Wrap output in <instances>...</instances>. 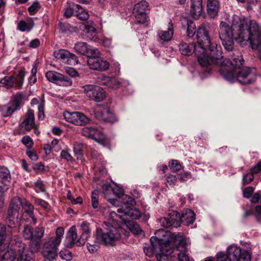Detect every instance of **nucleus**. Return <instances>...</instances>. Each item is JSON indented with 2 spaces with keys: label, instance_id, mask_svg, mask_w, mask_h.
<instances>
[{
  "label": "nucleus",
  "instance_id": "obj_1",
  "mask_svg": "<svg viewBox=\"0 0 261 261\" xmlns=\"http://www.w3.org/2000/svg\"><path fill=\"white\" fill-rule=\"evenodd\" d=\"M220 38L225 49L230 51L234 48V40L242 44L249 41L251 48L257 51L261 60V27L254 20L241 19L234 15L230 24L222 21L220 24Z\"/></svg>",
  "mask_w": 261,
  "mask_h": 261
},
{
  "label": "nucleus",
  "instance_id": "obj_2",
  "mask_svg": "<svg viewBox=\"0 0 261 261\" xmlns=\"http://www.w3.org/2000/svg\"><path fill=\"white\" fill-rule=\"evenodd\" d=\"M197 37V44L180 43L179 45V50L181 54L185 56H190L195 52L199 64L203 67H207L210 65L211 48L213 45H217L211 42L203 25H201L198 28Z\"/></svg>",
  "mask_w": 261,
  "mask_h": 261
},
{
  "label": "nucleus",
  "instance_id": "obj_3",
  "mask_svg": "<svg viewBox=\"0 0 261 261\" xmlns=\"http://www.w3.org/2000/svg\"><path fill=\"white\" fill-rule=\"evenodd\" d=\"M154 234L150 241L154 249L159 250L156 254L157 261H169V256L173 252L174 245L177 242L182 243V236L163 229L156 230Z\"/></svg>",
  "mask_w": 261,
  "mask_h": 261
},
{
  "label": "nucleus",
  "instance_id": "obj_4",
  "mask_svg": "<svg viewBox=\"0 0 261 261\" xmlns=\"http://www.w3.org/2000/svg\"><path fill=\"white\" fill-rule=\"evenodd\" d=\"M212 47L210 64L212 63L220 66V72L223 77L228 82L233 83L236 80V74L234 75V72L242 66L243 59L240 57L234 59L232 62L228 59H223L221 47L213 45Z\"/></svg>",
  "mask_w": 261,
  "mask_h": 261
},
{
  "label": "nucleus",
  "instance_id": "obj_5",
  "mask_svg": "<svg viewBox=\"0 0 261 261\" xmlns=\"http://www.w3.org/2000/svg\"><path fill=\"white\" fill-rule=\"evenodd\" d=\"M21 207L24 211L22 214V217H24L27 215L30 218L33 224H36L37 219L33 214V205L25 199L15 197L12 199L7 216V222L10 228L15 227L18 223L19 216L22 212V210L21 209Z\"/></svg>",
  "mask_w": 261,
  "mask_h": 261
},
{
  "label": "nucleus",
  "instance_id": "obj_6",
  "mask_svg": "<svg viewBox=\"0 0 261 261\" xmlns=\"http://www.w3.org/2000/svg\"><path fill=\"white\" fill-rule=\"evenodd\" d=\"M104 224L106 232H103L101 228L97 229L96 240L98 244L112 246L115 241L122 238L123 236L125 238L128 236L129 231H126L124 233H121V228L119 227L115 222H105Z\"/></svg>",
  "mask_w": 261,
  "mask_h": 261
},
{
  "label": "nucleus",
  "instance_id": "obj_7",
  "mask_svg": "<svg viewBox=\"0 0 261 261\" xmlns=\"http://www.w3.org/2000/svg\"><path fill=\"white\" fill-rule=\"evenodd\" d=\"M124 201L121 207L117 210L118 214L115 212L112 213L111 215L114 214L122 219L124 224L129 222L130 219H137L140 217V211L134 207L135 204L134 199L129 196H124Z\"/></svg>",
  "mask_w": 261,
  "mask_h": 261
},
{
  "label": "nucleus",
  "instance_id": "obj_8",
  "mask_svg": "<svg viewBox=\"0 0 261 261\" xmlns=\"http://www.w3.org/2000/svg\"><path fill=\"white\" fill-rule=\"evenodd\" d=\"M83 88L86 95L96 102L102 101L106 97L104 90L98 86L89 84Z\"/></svg>",
  "mask_w": 261,
  "mask_h": 261
},
{
  "label": "nucleus",
  "instance_id": "obj_9",
  "mask_svg": "<svg viewBox=\"0 0 261 261\" xmlns=\"http://www.w3.org/2000/svg\"><path fill=\"white\" fill-rule=\"evenodd\" d=\"M94 113L96 118L106 122L114 123L117 119L110 109L104 105H97L94 108Z\"/></svg>",
  "mask_w": 261,
  "mask_h": 261
},
{
  "label": "nucleus",
  "instance_id": "obj_10",
  "mask_svg": "<svg viewBox=\"0 0 261 261\" xmlns=\"http://www.w3.org/2000/svg\"><path fill=\"white\" fill-rule=\"evenodd\" d=\"M64 117L67 122L77 126L86 125L90 122L89 118L79 112H65L64 113Z\"/></svg>",
  "mask_w": 261,
  "mask_h": 261
},
{
  "label": "nucleus",
  "instance_id": "obj_11",
  "mask_svg": "<svg viewBox=\"0 0 261 261\" xmlns=\"http://www.w3.org/2000/svg\"><path fill=\"white\" fill-rule=\"evenodd\" d=\"M47 80L58 85L68 87L72 84V81L68 77L55 71H48L45 74Z\"/></svg>",
  "mask_w": 261,
  "mask_h": 261
},
{
  "label": "nucleus",
  "instance_id": "obj_12",
  "mask_svg": "<svg viewBox=\"0 0 261 261\" xmlns=\"http://www.w3.org/2000/svg\"><path fill=\"white\" fill-rule=\"evenodd\" d=\"M235 71L236 74V80L242 84H249L253 83L255 80V74L251 70L247 67H244Z\"/></svg>",
  "mask_w": 261,
  "mask_h": 261
},
{
  "label": "nucleus",
  "instance_id": "obj_13",
  "mask_svg": "<svg viewBox=\"0 0 261 261\" xmlns=\"http://www.w3.org/2000/svg\"><path fill=\"white\" fill-rule=\"evenodd\" d=\"M227 252L231 261H250V254L248 252H242L241 249L237 245L228 247Z\"/></svg>",
  "mask_w": 261,
  "mask_h": 261
},
{
  "label": "nucleus",
  "instance_id": "obj_14",
  "mask_svg": "<svg viewBox=\"0 0 261 261\" xmlns=\"http://www.w3.org/2000/svg\"><path fill=\"white\" fill-rule=\"evenodd\" d=\"M82 134L89 138L92 139L101 144H104L107 142V137L99 130L92 127H85L82 130Z\"/></svg>",
  "mask_w": 261,
  "mask_h": 261
},
{
  "label": "nucleus",
  "instance_id": "obj_15",
  "mask_svg": "<svg viewBox=\"0 0 261 261\" xmlns=\"http://www.w3.org/2000/svg\"><path fill=\"white\" fill-rule=\"evenodd\" d=\"M54 56L58 60L70 65L79 63L77 57L66 49H58L54 51Z\"/></svg>",
  "mask_w": 261,
  "mask_h": 261
},
{
  "label": "nucleus",
  "instance_id": "obj_16",
  "mask_svg": "<svg viewBox=\"0 0 261 261\" xmlns=\"http://www.w3.org/2000/svg\"><path fill=\"white\" fill-rule=\"evenodd\" d=\"M20 242H16L13 245V242L10 244H6V249L5 250H0L3 252L0 255V261H14L16 257L15 250L18 247Z\"/></svg>",
  "mask_w": 261,
  "mask_h": 261
},
{
  "label": "nucleus",
  "instance_id": "obj_17",
  "mask_svg": "<svg viewBox=\"0 0 261 261\" xmlns=\"http://www.w3.org/2000/svg\"><path fill=\"white\" fill-rule=\"evenodd\" d=\"M160 222L165 228L177 227L179 226V214L176 211H172L167 217L161 218Z\"/></svg>",
  "mask_w": 261,
  "mask_h": 261
},
{
  "label": "nucleus",
  "instance_id": "obj_18",
  "mask_svg": "<svg viewBox=\"0 0 261 261\" xmlns=\"http://www.w3.org/2000/svg\"><path fill=\"white\" fill-rule=\"evenodd\" d=\"M88 65L91 69L99 71L106 70L109 67V63L100 57H89Z\"/></svg>",
  "mask_w": 261,
  "mask_h": 261
},
{
  "label": "nucleus",
  "instance_id": "obj_19",
  "mask_svg": "<svg viewBox=\"0 0 261 261\" xmlns=\"http://www.w3.org/2000/svg\"><path fill=\"white\" fill-rule=\"evenodd\" d=\"M11 180L10 172L5 166H0V191L6 192Z\"/></svg>",
  "mask_w": 261,
  "mask_h": 261
},
{
  "label": "nucleus",
  "instance_id": "obj_20",
  "mask_svg": "<svg viewBox=\"0 0 261 261\" xmlns=\"http://www.w3.org/2000/svg\"><path fill=\"white\" fill-rule=\"evenodd\" d=\"M182 243H180V242H177L176 244L174 245V247L175 248L174 249L177 250L179 252L177 254L178 255V261H193L192 258H190L188 255L187 254V248L186 247V245H187V242L186 240L184 238V237L182 236Z\"/></svg>",
  "mask_w": 261,
  "mask_h": 261
},
{
  "label": "nucleus",
  "instance_id": "obj_21",
  "mask_svg": "<svg viewBox=\"0 0 261 261\" xmlns=\"http://www.w3.org/2000/svg\"><path fill=\"white\" fill-rule=\"evenodd\" d=\"M174 34L173 24L170 21L169 22L167 30H159L158 32L157 40L161 43L169 42L171 40Z\"/></svg>",
  "mask_w": 261,
  "mask_h": 261
},
{
  "label": "nucleus",
  "instance_id": "obj_22",
  "mask_svg": "<svg viewBox=\"0 0 261 261\" xmlns=\"http://www.w3.org/2000/svg\"><path fill=\"white\" fill-rule=\"evenodd\" d=\"M203 11V0H191L190 13L192 17L197 20Z\"/></svg>",
  "mask_w": 261,
  "mask_h": 261
},
{
  "label": "nucleus",
  "instance_id": "obj_23",
  "mask_svg": "<svg viewBox=\"0 0 261 261\" xmlns=\"http://www.w3.org/2000/svg\"><path fill=\"white\" fill-rule=\"evenodd\" d=\"M64 233V228L62 227H58L56 232V236L55 237H51L48 240L45 241L43 245L58 249V247L61 242V238Z\"/></svg>",
  "mask_w": 261,
  "mask_h": 261
},
{
  "label": "nucleus",
  "instance_id": "obj_24",
  "mask_svg": "<svg viewBox=\"0 0 261 261\" xmlns=\"http://www.w3.org/2000/svg\"><path fill=\"white\" fill-rule=\"evenodd\" d=\"M34 120V111L32 110L29 109L27 112L24 120L21 122L20 126L26 130L29 131L35 126Z\"/></svg>",
  "mask_w": 261,
  "mask_h": 261
},
{
  "label": "nucleus",
  "instance_id": "obj_25",
  "mask_svg": "<svg viewBox=\"0 0 261 261\" xmlns=\"http://www.w3.org/2000/svg\"><path fill=\"white\" fill-rule=\"evenodd\" d=\"M207 13L211 18H215L218 15L220 8L219 0H207Z\"/></svg>",
  "mask_w": 261,
  "mask_h": 261
},
{
  "label": "nucleus",
  "instance_id": "obj_26",
  "mask_svg": "<svg viewBox=\"0 0 261 261\" xmlns=\"http://www.w3.org/2000/svg\"><path fill=\"white\" fill-rule=\"evenodd\" d=\"M83 26L88 34V37L89 39L95 42H98L100 39L94 23L92 22H87L83 24Z\"/></svg>",
  "mask_w": 261,
  "mask_h": 261
},
{
  "label": "nucleus",
  "instance_id": "obj_27",
  "mask_svg": "<svg viewBox=\"0 0 261 261\" xmlns=\"http://www.w3.org/2000/svg\"><path fill=\"white\" fill-rule=\"evenodd\" d=\"M42 254L44 261H55L58 256V249L43 245Z\"/></svg>",
  "mask_w": 261,
  "mask_h": 261
},
{
  "label": "nucleus",
  "instance_id": "obj_28",
  "mask_svg": "<svg viewBox=\"0 0 261 261\" xmlns=\"http://www.w3.org/2000/svg\"><path fill=\"white\" fill-rule=\"evenodd\" d=\"M195 220V214L193 211L187 209L182 211L181 217H179V223L180 222L186 225H190L194 223Z\"/></svg>",
  "mask_w": 261,
  "mask_h": 261
},
{
  "label": "nucleus",
  "instance_id": "obj_29",
  "mask_svg": "<svg viewBox=\"0 0 261 261\" xmlns=\"http://www.w3.org/2000/svg\"><path fill=\"white\" fill-rule=\"evenodd\" d=\"M81 230L82 231V234L80 238L77 242L79 245H83L91 234L89 224L87 222L84 221L81 223Z\"/></svg>",
  "mask_w": 261,
  "mask_h": 261
},
{
  "label": "nucleus",
  "instance_id": "obj_30",
  "mask_svg": "<svg viewBox=\"0 0 261 261\" xmlns=\"http://www.w3.org/2000/svg\"><path fill=\"white\" fill-rule=\"evenodd\" d=\"M76 229L75 226L70 227L67 232L66 236L67 246L68 247H72L74 244L80 246L77 243Z\"/></svg>",
  "mask_w": 261,
  "mask_h": 261
},
{
  "label": "nucleus",
  "instance_id": "obj_31",
  "mask_svg": "<svg viewBox=\"0 0 261 261\" xmlns=\"http://www.w3.org/2000/svg\"><path fill=\"white\" fill-rule=\"evenodd\" d=\"M18 247L20 249L17 258L18 261H34L33 254L24 248L23 244L20 242Z\"/></svg>",
  "mask_w": 261,
  "mask_h": 261
},
{
  "label": "nucleus",
  "instance_id": "obj_32",
  "mask_svg": "<svg viewBox=\"0 0 261 261\" xmlns=\"http://www.w3.org/2000/svg\"><path fill=\"white\" fill-rule=\"evenodd\" d=\"M5 225L0 224V250L6 249V244L9 242L8 233H7Z\"/></svg>",
  "mask_w": 261,
  "mask_h": 261
},
{
  "label": "nucleus",
  "instance_id": "obj_33",
  "mask_svg": "<svg viewBox=\"0 0 261 261\" xmlns=\"http://www.w3.org/2000/svg\"><path fill=\"white\" fill-rule=\"evenodd\" d=\"M112 190L114 193V194L117 196L118 197V199H109L108 201L112 203L113 205H115V203L117 201L121 202V199L124 201V196H127V195L124 194L123 190L120 187L116 186L115 187L112 188Z\"/></svg>",
  "mask_w": 261,
  "mask_h": 261
},
{
  "label": "nucleus",
  "instance_id": "obj_34",
  "mask_svg": "<svg viewBox=\"0 0 261 261\" xmlns=\"http://www.w3.org/2000/svg\"><path fill=\"white\" fill-rule=\"evenodd\" d=\"M17 110H18L16 109V107L11 102H9L7 105L1 107V114L4 117L10 116Z\"/></svg>",
  "mask_w": 261,
  "mask_h": 261
},
{
  "label": "nucleus",
  "instance_id": "obj_35",
  "mask_svg": "<svg viewBox=\"0 0 261 261\" xmlns=\"http://www.w3.org/2000/svg\"><path fill=\"white\" fill-rule=\"evenodd\" d=\"M90 46L84 42H77L74 45L75 51L81 55L88 56V50Z\"/></svg>",
  "mask_w": 261,
  "mask_h": 261
},
{
  "label": "nucleus",
  "instance_id": "obj_36",
  "mask_svg": "<svg viewBox=\"0 0 261 261\" xmlns=\"http://www.w3.org/2000/svg\"><path fill=\"white\" fill-rule=\"evenodd\" d=\"M75 9H76L75 15L82 20H86L89 18V15L87 11L84 9L79 5H75Z\"/></svg>",
  "mask_w": 261,
  "mask_h": 261
},
{
  "label": "nucleus",
  "instance_id": "obj_37",
  "mask_svg": "<svg viewBox=\"0 0 261 261\" xmlns=\"http://www.w3.org/2000/svg\"><path fill=\"white\" fill-rule=\"evenodd\" d=\"M24 96L20 93L16 94L14 96L12 100L10 101L17 110H19L23 105V100Z\"/></svg>",
  "mask_w": 261,
  "mask_h": 261
},
{
  "label": "nucleus",
  "instance_id": "obj_38",
  "mask_svg": "<svg viewBox=\"0 0 261 261\" xmlns=\"http://www.w3.org/2000/svg\"><path fill=\"white\" fill-rule=\"evenodd\" d=\"M129 85V83L127 81H123L121 82L117 81V79L114 77H110V85L108 88L117 89L120 87L121 85L123 87H126Z\"/></svg>",
  "mask_w": 261,
  "mask_h": 261
},
{
  "label": "nucleus",
  "instance_id": "obj_39",
  "mask_svg": "<svg viewBox=\"0 0 261 261\" xmlns=\"http://www.w3.org/2000/svg\"><path fill=\"white\" fill-rule=\"evenodd\" d=\"M41 247V241L34 239L30 240L29 243V248L31 250L30 253H36L38 252Z\"/></svg>",
  "mask_w": 261,
  "mask_h": 261
},
{
  "label": "nucleus",
  "instance_id": "obj_40",
  "mask_svg": "<svg viewBox=\"0 0 261 261\" xmlns=\"http://www.w3.org/2000/svg\"><path fill=\"white\" fill-rule=\"evenodd\" d=\"M148 7V3L145 1H141L137 3L134 9V12L146 13L147 9Z\"/></svg>",
  "mask_w": 261,
  "mask_h": 261
},
{
  "label": "nucleus",
  "instance_id": "obj_41",
  "mask_svg": "<svg viewBox=\"0 0 261 261\" xmlns=\"http://www.w3.org/2000/svg\"><path fill=\"white\" fill-rule=\"evenodd\" d=\"M14 77V75L6 76L0 81V83L7 89L12 88L15 84Z\"/></svg>",
  "mask_w": 261,
  "mask_h": 261
},
{
  "label": "nucleus",
  "instance_id": "obj_42",
  "mask_svg": "<svg viewBox=\"0 0 261 261\" xmlns=\"http://www.w3.org/2000/svg\"><path fill=\"white\" fill-rule=\"evenodd\" d=\"M14 77V83L19 87H22L25 76L24 71L22 70L19 71V72L15 75H13Z\"/></svg>",
  "mask_w": 261,
  "mask_h": 261
},
{
  "label": "nucleus",
  "instance_id": "obj_43",
  "mask_svg": "<svg viewBox=\"0 0 261 261\" xmlns=\"http://www.w3.org/2000/svg\"><path fill=\"white\" fill-rule=\"evenodd\" d=\"M33 229L28 225L24 226L23 230L22 231V235L23 237L26 240H31L33 238Z\"/></svg>",
  "mask_w": 261,
  "mask_h": 261
},
{
  "label": "nucleus",
  "instance_id": "obj_44",
  "mask_svg": "<svg viewBox=\"0 0 261 261\" xmlns=\"http://www.w3.org/2000/svg\"><path fill=\"white\" fill-rule=\"evenodd\" d=\"M129 229V230L135 234H141L142 231L140 226L134 222H128L127 224H125Z\"/></svg>",
  "mask_w": 261,
  "mask_h": 261
},
{
  "label": "nucleus",
  "instance_id": "obj_45",
  "mask_svg": "<svg viewBox=\"0 0 261 261\" xmlns=\"http://www.w3.org/2000/svg\"><path fill=\"white\" fill-rule=\"evenodd\" d=\"M83 144L79 142H75L73 145V152L77 160L81 159L82 154Z\"/></svg>",
  "mask_w": 261,
  "mask_h": 261
},
{
  "label": "nucleus",
  "instance_id": "obj_46",
  "mask_svg": "<svg viewBox=\"0 0 261 261\" xmlns=\"http://www.w3.org/2000/svg\"><path fill=\"white\" fill-rule=\"evenodd\" d=\"M187 35L189 37H192L194 36L196 32V25L192 21L189 20H187Z\"/></svg>",
  "mask_w": 261,
  "mask_h": 261
},
{
  "label": "nucleus",
  "instance_id": "obj_47",
  "mask_svg": "<svg viewBox=\"0 0 261 261\" xmlns=\"http://www.w3.org/2000/svg\"><path fill=\"white\" fill-rule=\"evenodd\" d=\"M44 234V228L41 226H38L33 230V239L41 241V239Z\"/></svg>",
  "mask_w": 261,
  "mask_h": 261
},
{
  "label": "nucleus",
  "instance_id": "obj_48",
  "mask_svg": "<svg viewBox=\"0 0 261 261\" xmlns=\"http://www.w3.org/2000/svg\"><path fill=\"white\" fill-rule=\"evenodd\" d=\"M60 157L67 162H73L74 161L73 157L70 153L69 149L62 150L60 153Z\"/></svg>",
  "mask_w": 261,
  "mask_h": 261
},
{
  "label": "nucleus",
  "instance_id": "obj_49",
  "mask_svg": "<svg viewBox=\"0 0 261 261\" xmlns=\"http://www.w3.org/2000/svg\"><path fill=\"white\" fill-rule=\"evenodd\" d=\"M33 26L30 22H26L24 21H20L18 24V29L24 32L26 31H30Z\"/></svg>",
  "mask_w": 261,
  "mask_h": 261
},
{
  "label": "nucleus",
  "instance_id": "obj_50",
  "mask_svg": "<svg viewBox=\"0 0 261 261\" xmlns=\"http://www.w3.org/2000/svg\"><path fill=\"white\" fill-rule=\"evenodd\" d=\"M98 191L94 190L91 195L92 206L94 208H97L99 207L98 202Z\"/></svg>",
  "mask_w": 261,
  "mask_h": 261
},
{
  "label": "nucleus",
  "instance_id": "obj_51",
  "mask_svg": "<svg viewBox=\"0 0 261 261\" xmlns=\"http://www.w3.org/2000/svg\"><path fill=\"white\" fill-rule=\"evenodd\" d=\"M75 5L73 4L72 6H68L65 9L64 13V16L69 18L72 16L76 12V9H75Z\"/></svg>",
  "mask_w": 261,
  "mask_h": 261
},
{
  "label": "nucleus",
  "instance_id": "obj_52",
  "mask_svg": "<svg viewBox=\"0 0 261 261\" xmlns=\"http://www.w3.org/2000/svg\"><path fill=\"white\" fill-rule=\"evenodd\" d=\"M136 20L139 23H145L147 20L146 13L134 12Z\"/></svg>",
  "mask_w": 261,
  "mask_h": 261
},
{
  "label": "nucleus",
  "instance_id": "obj_53",
  "mask_svg": "<svg viewBox=\"0 0 261 261\" xmlns=\"http://www.w3.org/2000/svg\"><path fill=\"white\" fill-rule=\"evenodd\" d=\"M169 166L170 169L174 172L180 170L182 168L181 165L179 162L177 160H174L169 162Z\"/></svg>",
  "mask_w": 261,
  "mask_h": 261
},
{
  "label": "nucleus",
  "instance_id": "obj_54",
  "mask_svg": "<svg viewBox=\"0 0 261 261\" xmlns=\"http://www.w3.org/2000/svg\"><path fill=\"white\" fill-rule=\"evenodd\" d=\"M60 256L64 260L70 261L72 259L71 253L68 250H63L60 252Z\"/></svg>",
  "mask_w": 261,
  "mask_h": 261
},
{
  "label": "nucleus",
  "instance_id": "obj_55",
  "mask_svg": "<svg viewBox=\"0 0 261 261\" xmlns=\"http://www.w3.org/2000/svg\"><path fill=\"white\" fill-rule=\"evenodd\" d=\"M151 245L152 244L151 243ZM159 250H156L154 249L152 245L151 246H145L144 247V252L146 254V255L148 256H152L154 253V252L157 254Z\"/></svg>",
  "mask_w": 261,
  "mask_h": 261
},
{
  "label": "nucleus",
  "instance_id": "obj_56",
  "mask_svg": "<svg viewBox=\"0 0 261 261\" xmlns=\"http://www.w3.org/2000/svg\"><path fill=\"white\" fill-rule=\"evenodd\" d=\"M216 256L217 261H231L227 253L225 254L223 252H219L217 254Z\"/></svg>",
  "mask_w": 261,
  "mask_h": 261
},
{
  "label": "nucleus",
  "instance_id": "obj_57",
  "mask_svg": "<svg viewBox=\"0 0 261 261\" xmlns=\"http://www.w3.org/2000/svg\"><path fill=\"white\" fill-rule=\"evenodd\" d=\"M22 142L28 148H31L33 145V141L29 136H25L23 137Z\"/></svg>",
  "mask_w": 261,
  "mask_h": 261
},
{
  "label": "nucleus",
  "instance_id": "obj_58",
  "mask_svg": "<svg viewBox=\"0 0 261 261\" xmlns=\"http://www.w3.org/2000/svg\"><path fill=\"white\" fill-rule=\"evenodd\" d=\"M255 173L250 171V172L244 175L243 178L244 184H248L250 183L254 178Z\"/></svg>",
  "mask_w": 261,
  "mask_h": 261
},
{
  "label": "nucleus",
  "instance_id": "obj_59",
  "mask_svg": "<svg viewBox=\"0 0 261 261\" xmlns=\"http://www.w3.org/2000/svg\"><path fill=\"white\" fill-rule=\"evenodd\" d=\"M110 77L106 75H102L98 78L99 82L101 85L109 87L110 82Z\"/></svg>",
  "mask_w": 261,
  "mask_h": 261
},
{
  "label": "nucleus",
  "instance_id": "obj_60",
  "mask_svg": "<svg viewBox=\"0 0 261 261\" xmlns=\"http://www.w3.org/2000/svg\"><path fill=\"white\" fill-rule=\"evenodd\" d=\"M40 8L39 4L38 2H34L29 8L28 10L30 14H35Z\"/></svg>",
  "mask_w": 261,
  "mask_h": 261
},
{
  "label": "nucleus",
  "instance_id": "obj_61",
  "mask_svg": "<svg viewBox=\"0 0 261 261\" xmlns=\"http://www.w3.org/2000/svg\"><path fill=\"white\" fill-rule=\"evenodd\" d=\"M100 53L98 49L96 48H92L90 46L88 50V56L90 57H100Z\"/></svg>",
  "mask_w": 261,
  "mask_h": 261
},
{
  "label": "nucleus",
  "instance_id": "obj_62",
  "mask_svg": "<svg viewBox=\"0 0 261 261\" xmlns=\"http://www.w3.org/2000/svg\"><path fill=\"white\" fill-rule=\"evenodd\" d=\"M59 141L57 139H53L50 143L52 149L56 152H58L61 149V147L59 144Z\"/></svg>",
  "mask_w": 261,
  "mask_h": 261
},
{
  "label": "nucleus",
  "instance_id": "obj_63",
  "mask_svg": "<svg viewBox=\"0 0 261 261\" xmlns=\"http://www.w3.org/2000/svg\"><path fill=\"white\" fill-rule=\"evenodd\" d=\"M253 192L254 188L252 187H248L244 190L243 196L245 198H248L251 197Z\"/></svg>",
  "mask_w": 261,
  "mask_h": 261
},
{
  "label": "nucleus",
  "instance_id": "obj_64",
  "mask_svg": "<svg viewBox=\"0 0 261 261\" xmlns=\"http://www.w3.org/2000/svg\"><path fill=\"white\" fill-rule=\"evenodd\" d=\"M35 202L37 204L39 205L40 206H42L46 210L49 209V204L48 203L46 202L45 201L40 199V198H37L35 200Z\"/></svg>",
  "mask_w": 261,
  "mask_h": 261
}]
</instances>
